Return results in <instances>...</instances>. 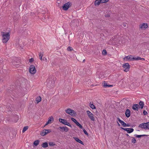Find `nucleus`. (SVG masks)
Instances as JSON below:
<instances>
[{
	"mask_svg": "<svg viewBox=\"0 0 149 149\" xmlns=\"http://www.w3.org/2000/svg\"><path fill=\"white\" fill-rule=\"evenodd\" d=\"M2 42L4 43H6L9 40L10 38V34L9 32L5 33L2 32Z\"/></svg>",
	"mask_w": 149,
	"mask_h": 149,
	"instance_id": "1",
	"label": "nucleus"
},
{
	"mask_svg": "<svg viewBox=\"0 0 149 149\" xmlns=\"http://www.w3.org/2000/svg\"><path fill=\"white\" fill-rule=\"evenodd\" d=\"M47 85L49 87L52 88L54 86V80L52 79H48L46 81Z\"/></svg>",
	"mask_w": 149,
	"mask_h": 149,
	"instance_id": "2",
	"label": "nucleus"
},
{
	"mask_svg": "<svg viewBox=\"0 0 149 149\" xmlns=\"http://www.w3.org/2000/svg\"><path fill=\"white\" fill-rule=\"evenodd\" d=\"M65 111L67 113L69 114L72 116H75L77 115L76 112L74 110L70 108H68Z\"/></svg>",
	"mask_w": 149,
	"mask_h": 149,
	"instance_id": "3",
	"label": "nucleus"
},
{
	"mask_svg": "<svg viewBox=\"0 0 149 149\" xmlns=\"http://www.w3.org/2000/svg\"><path fill=\"white\" fill-rule=\"evenodd\" d=\"M72 5V3L71 2H68L64 4L60 8H62L64 10H67Z\"/></svg>",
	"mask_w": 149,
	"mask_h": 149,
	"instance_id": "4",
	"label": "nucleus"
},
{
	"mask_svg": "<svg viewBox=\"0 0 149 149\" xmlns=\"http://www.w3.org/2000/svg\"><path fill=\"white\" fill-rule=\"evenodd\" d=\"M58 120L59 122L62 123L63 124L67 125L72 128L71 125L66 120L61 118H59Z\"/></svg>",
	"mask_w": 149,
	"mask_h": 149,
	"instance_id": "5",
	"label": "nucleus"
},
{
	"mask_svg": "<svg viewBox=\"0 0 149 149\" xmlns=\"http://www.w3.org/2000/svg\"><path fill=\"white\" fill-rule=\"evenodd\" d=\"M29 71L30 72L31 74H34L36 73V69L35 66L33 65H31L30 66Z\"/></svg>",
	"mask_w": 149,
	"mask_h": 149,
	"instance_id": "6",
	"label": "nucleus"
},
{
	"mask_svg": "<svg viewBox=\"0 0 149 149\" xmlns=\"http://www.w3.org/2000/svg\"><path fill=\"white\" fill-rule=\"evenodd\" d=\"M123 68L125 69L124 70V71L127 72L129 71L130 68V65L128 63H126L123 64Z\"/></svg>",
	"mask_w": 149,
	"mask_h": 149,
	"instance_id": "7",
	"label": "nucleus"
},
{
	"mask_svg": "<svg viewBox=\"0 0 149 149\" xmlns=\"http://www.w3.org/2000/svg\"><path fill=\"white\" fill-rule=\"evenodd\" d=\"M121 129L127 132L128 133L130 134L133 132L134 131V129L132 128H126L121 127Z\"/></svg>",
	"mask_w": 149,
	"mask_h": 149,
	"instance_id": "8",
	"label": "nucleus"
},
{
	"mask_svg": "<svg viewBox=\"0 0 149 149\" xmlns=\"http://www.w3.org/2000/svg\"><path fill=\"white\" fill-rule=\"evenodd\" d=\"M86 113L88 117L91 119V120L93 121H94L95 118L93 117V114L88 110L86 111Z\"/></svg>",
	"mask_w": 149,
	"mask_h": 149,
	"instance_id": "9",
	"label": "nucleus"
},
{
	"mask_svg": "<svg viewBox=\"0 0 149 149\" xmlns=\"http://www.w3.org/2000/svg\"><path fill=\"white\" fill-rule=\"evenodd\" d=\"M58 129L62 132H63L64 131L67 132L69 130L68 128L66 126L64 127H59Z\"/></svg>",
	"mask_w": 149,
	"mask_h": 149,
	"instance_id": "10",
	"label": "nucleus"
},
{
	"mask_svg": "<svg viewBox=\"0 0 149 149\" xmlns=\"http://www.w3.org/2000/svg\"><path fill=\"white\" fill-rule=\"evenodd\" d=\"M20 63V60L19 59L17 58H15L14 60V61L13 62V64L14 65H15L16 67H18L17 66L18 65L19 63Z\"/></svg>",
	"mask_w": 149,
	"mask_h": 149,
	"instance_id": "11",
	"label": "nucleus"
},
{
	"mask_svg": "<svg viewBox=\"0 0 149 149\" xmlns=\"http://www.w3.org/2000/svg\"><path fill=\"white\" fill-rule=\"evenodd\" d=\"M148 25L147 23H143L139 25V28L142 29H145L148 28Z\"/></svg>",
	"mask_w": 149,
	"mask_h": 149,
	"instance_id": "12",
	"label": "nucleus"
},
{
	"mask_svg": "<svg viewBox=\"0 0 149 149\" xmlns=\"http://www.w3.org/2000/svg\"><path fill=\"white\" fill-rule=\"evenodd\" d=\"M125 114V116L127 118H129L131 115V112L130 110L128 109H127L126 110Z\"/></svg>",
	"mask_w": 149,
	"mask_h": 149,
	"instance_id": "13",
	"label": "nucleus"
},
{
	"mask_svg": "<svg viewBox=\"0 0 149 149\" xmlns=\"http://www.w3.org/2000/svg\"><path fill=\"white\" fill-rule=\"evenodd\" d=\"M132 57L133 56L131 55L126 56L124 58V60L127 61L128 60V61H132Z\"/></svg>",
	"mask_w": 149,
	"mask_h": 149,
	"instance_id": "14",
	"label": "nucleus"
},
{
	"mask_svg": "<svg viewBox=\"0 0 149 149\" xmlns=\"http://www.w3.org/2000/svg\"><path fill=\"white\" fill-rule=\"evenodd\" d=\"M139 106L138 104H134L132 107V109L134 110L138 111Z\"/></svg>",
	"mask_w": 149,
	"mask_h": 149,
	"instance_id": "15",
	"label": "nucleus"
},
{
	"mask_svg": "<svg viewBox=\"0 0 149 149\" xmlns=\"http://www.w3.org/2000/svg\"><path fill=\"white\" fill-rule=\"evenodd\" d=\"M74 139L77 142L84 145V143L83 141L79 139L78 138L76 137H74Z\"/></svg>",
	"mask_w": 149,
	"mask_h": 149,
	"instance_id": "16",
	"label": "nucleus"
},
{
	"mask_svg": "<svg viewBox=\"0 0 149 149\" xmlns=\"http://www.w3.org/2000/svg\"><path fill=\"white\" fill-rule=\"evenodd\" d=\"M41 100V97L40 96H39L36 98L35 102V103L38 104L40 102Z\"/></svg>",
	"mask_w": 149,
	"mask_h": 149,
	"instance_id": "17",
	"label": "nucleus"
},
{
	"mask_svg": "<svg viewBox=\"0 0 149 149\" xmlns=\"http://www.w3.org/2000/svg\"><path fill=\"white\" fill-rule=\"evenodd\" d=\"M103 84V86L105 88L113 86L112 85H108L107 82L105 81H104Z\"/></svg>",
	"mask_w": 149,
	"mask_h": 149,
	"instance_id": "18",
	"label": "nucleus"
},
{
	"mask_svg": "<svg viewBox=\"0 0 149 149\" xmlns=\"http://www.w3.org/2000/svg\"><path fill=\"white\" fill-rule=\"evenodd\" d=\"M101 0H96L95 1L94 4L95 6H98L100 3H101Z\"/></svg>",
	"mask_w": 149,
	"mask_h": 149,
	"instance_id": "19",
	"label": "nucleus"
},
{
	"mask_svg": "<svg viewBox=\"0 0 149 149\" xmlns=\"http://www.w3.org/2000/svg\"><path fill=\"white\" fill-rule=\"evenodd\" d=\"M146 123H141L139 125V127H141L142 128H144L145 129H146Z\"/></svg>",
	"mask_w": 149,
	"mask_h": 149,
	"instance_id": "20",
	"label": "nucleus"
},
{
	"mask_svg": "<svg viewBox=\"0 0 149 149\" xmlns=\"http://www.w3.org/2000/svg\"><path fill=\"white\" fill-rule=\"evenodd\" d=\"M139 105L140 107H139V108H140L141 109H143L144 106V102L141 101H140L139 103Z\"/></svg>",
	"mask_w": 149,
	"mask_h": 149,
	"instance_id": "21",
	"label": "nucleus"
},
{
	"mask_svg": "<svg viewBox=\"0 0 149 149\" xmlns=\"http://www.w3.org/2000/svg\"><path fill=\"white\" fill-rule=\"evenodd\" d=\"M42 147L44 148H46L48 146V144L47 142H45L42 144Z\"/></svg>",
	"mask_w": 149,
	"mask_h": 149,
	"instance_id": "22",
	"label": "nucleus"
},
{
	"mask_svg": "<svg viewBox=\"0 0 149 149\" xmlns=\"http://www.w3.org/2000/svg\"><path fill=\"white\" fill-rule=\"evenodd\" d=\"M39 142L40 141L38 140H36L33 143V145L35 146H37L39 144Z\"/></svg>",
	"mask_w": 149,
	"mask_h": 149,
	"instance_id": "23",
	"label": "nucleus"
},
{
	"mask_svg": "<svg viewBox=\"0 0 149 149\" xmlns=\"http://www.w3.org/2000/svg\"><path fill=\"white\" fill-rule=\"evenodd\" d=\"M28 126H26L24 127L23 129L22 132L23 133L25 132L28 129Z\"/></svg>",
	"mask_w": 149,
	"mask_h": 149,
	"instance_id": "24",
	"label": "nucleus"
},
{
	"mask_svg": "<svg viewBox=\"0 0 149 149\" xmlns=\"http://www.w3.org/2000/svg\"><path fill=\"white\" fill-rule=\"evenodd\" d=\"M89 106L92 109H95L96 108L95 106L93 104H91V102Z\"/></svg>",
	"mask_w": 149,
	"mask_h": 149,
	"instance_id": "25",
	"label": "nucleus"
},
{
	"mask_svg": "<svg viewBox=\"0 0 149 149\" xmlns=\"http://www.w3.org/2000/svg\"><path fill=\"white\" fill-rule=\"evenodd\" d=\"M44 131H45V133H46V135L52 132V130H47L45 129Z\"/></svg>",
	"mask_w": 149,
	"mask_h": 149,
	"instance_id": "26",
	"label": "nucleus"
},
{
	"mask_svg": "<svg viewBox=\"0 0 149 149\" xmlns=\"http://www.w3.org/2000/svg\"><path fill=\"white\" fill-rule=\"evenodd\" d=\"M132 61L139 60L140 59V57H133L132 58Z\"/></svg>",
	"mask_w": 149,
	"mask_h": 149,
	"instance_id": "27",
	"label": "nucleus"
},
{
	"mask_svg": "<svg viewBox=\"0 0 149 149\" xmlns=\"http://www.w3.org/2000/svg\"><path fill=\"white\" fill-rule=\"evenodd\" d=\"M132 143L134 144L136 142V141L134 137H132Z\"/></svg>",
	"mask_w": 149,
	"mask_h": 149,
	"instance_id": "28",
	"label": "nucleus"
},
{
	"mask_svg": "<svg viewBox=\"0 0 149 149\" xmlns=\"http://www.w3.org/2000/svg\"><path fill=\"white\" fill-rule=\"evenodd\" d=\"M71 119L76 124L78 123L77 120L73 118H71Z\"/></svg>",
	"mask_w": 149,
	"mask_h": 149,
	"instance_id": "29",
	"label": "nucleus"
},
{
	"mask_svg": "<svg viewBox=\"0 0 149 149\" xmlns=\"http://www.w3.org/2000/svg\"><path fill=\"white\" fill-rule=\"evenodd\" d=\"M54 118L52 116L50 117L49 118V119L48 120V121L50 123H51V122L52 120H54Z\"/></svg>",
	"mask_w": 149,
	"mask_h": 149,
	"instance_id": "30",
	"label": "nucleus"
},
{
	"mask_svg": "<svg viewBox=\"0 0 149 149\" xmlns=\"http://www.w3.org/2000/svg\"><path fill=\"white\" fill-rule=\"evenodd\" d=\"M49 146H54L56 145V144L55 143L53 142H50L49 143Z\"/></svg>",
	"mask_w": 149,
	"mask_h": 149,
	"instance_id": "31",
	"label": "nucleus"
},
{
	"mask_svg": "<svg viewBox=\"0 0 149 149\" xmlns=\"http://www.w3.org/2000/svg\"><path fill=\"white\" fill-rule=\"evenodd\" d=\"M76 125L78 126L80 128L83 129L84 128L81 125L79 122H78Z\"/></svg>",
	"mask_w": 149,
	"mask_h": 149,
	"instance_id": "32",
	"label": "nucleus"
},
{
	"mask_svg": "<svg viewBox=\"0 0 149 149\" xmlns=\"http://www.w3.org/2000/svg\"><path fill=\"white\" fill-rule=\"evenodd\" d=\"M40 134L41 136H44L46 135V133H45V131H44V130L40 133Z\"/></svg>",
	"mask_w": 149,
	"mask_h": 149,
	"instance_id": "33",
	"label": "nucleus"
},
{
	"mask_svg": "<svg viewBox=\"0 0 149 149\" xmlns=\"http://www.w3.org/2000/svg\"><path fill=\"white\" fill-rule=\"evenodd\" d=\"M67 50L68 51H71L73 50V49L72 47L69 46L68 47Z\"/></svg>",
	"mask_w": 149,
	"mask_h": 149,
	"instance_id": "34",
	"label": "nucleus"
},
{
	"mask_svg": "<svg viewBox=\"0 0 149 149\" xmlns=\"http://www.w3.org/2000/svg\"><path fill=\"white\" fill-rule=\"evenodd\" d=\"M120 123L122 124L123 127H125L126 124L124 121L122 120Z\"/></svg>",
	"mask_w": 149,
	"mask_h": 149,
	"instance_id": "35",
	"label": "nucleus"
},
{
	"mask_svg": "<svg viewBox=\"0 0 149 149\" xmlns=\"http://www.w3.org/2000/svg\"><path fill=\"white\" fill-rule=\"evenodd\" d=\"M83 132H84V134L88 136V134L87 132L86 131V130L84 128H83Z\"/></svg>",
	"mask_w": 149,
	"mask_h": 149,
	"instance_id": "36",
	"label": "nucleus"
},
{
	"mask_svg": "<svg viewBox=\"0 0 149 149\" xmlns=\"http://www.w3.org/2000/svg\"><path fill=\"white\" fill-rule=\"evenodd\" d=\"M43 55V54H42L41 53H39V56L40 58V59L41 60H42V57Z\"/></svg>",
	"mask_w": 149,
	"mask_h": 149,
	"instance_id": "37",
	"label": "nucleus"
},
{
	"mask_svg": "<svg viewBox=\"0 0 149 149\" xmlns=\"http://www.w3.org/2000/svg\"><path fill=\"white\" fill-rule=\"evenodd\" d=\"M146 129H149V122L146 123Z\"/></svg>",
	"mask_w": 149,
	"mask_h": 149,
	"instance_id": "38",
	"label": "nucleus"
},
{
	"mask_svg": "<svg viewBox=\"0 0 149 149\" xmlns=\"http://www.w3.org/2000/svg\"><path fill=\"white\" fill-rule=\"evenodd\" d=\"M102 54L103 55H106L107 54V52L105 50L103 49L102 51Z\"/></svg>",
	"mask_w": 149,
	"mask_h": 149,
	"instance_id": "39",
	"label": "nucleus"
},
{
	"mask_svg": "<svg viewBox=\"0 0 149 149\" xmlns=\"http://www.w3.org/2000/svg\"><path fill=\"white\" fill-rule=\"evenodd\" d=\"M14 117H15V118H16V120H15V121H15V122H17V120H19V119H18V118H19L18 117V116L17 115H15V116Z\"/></svg>",
	"mask_w": 149,
	"mask_h": 149,
	"instance_id": "40",
	"label": "nucleus"
},
{
	"mask_svg": "<svg viewBox=\"0 0 149 149\" xmlns=\"http://www.w3.org/2000/svg\"><path fill=\"white\" fill-rule=\"evenodd\" d=\"M102 3H103L107 2L109 0H101Z\"/></svg>",
	"mask_w": 149,
	"mask_h": 149,
	"instance_id": "41",
	"label": "nucleus"
},
{
	"mask_svg": "<svg viewBox=\"0 0 149 149\" xmlns=\"http://www.w3.org/2000/svg\"><path fill=\"white\" fill-rule=\"evenodd\" d=\"M134 136H136V137L138 138H140L141 137V135H137L136 134H134Z\"/></svg>",
	"mask_w": 149,
	"mask_h": 149,
	"instance_id": "42",
	"label": "nucleus"
},
{
	"mask_svg": "<svg viewBox=\"0 0 149 149\" xmlns=\"http://www.w3.org/2000/svg\"><path fill=\"white\" fill-rule=\"evenodd\" d=\"M143 115H146L148 114L147 112L145 110L143 111Z\"/></svg>",
	"mask_w": 149,
	"mask_h": 149,
	"instance_id": "43",
	"label": "nucleus"
},
{
	"mask_svg": "<svg viewBox=\"0 0 149 149\" xmlns=\"http://www.w3.org/2000/svg\"><path fill=\"white\" fill-rule=\"evenodd\" d=\"M104 15H105V17H110V15L109 14H106Z\"/></svg>",
	"mask_w": 149,
	"mask_h": 149,
	"instance_id": "44",
	"label": "nucleus"
},
{
	"mask_svg": "<svg viewBox=\"0 0 149 149\" xmlns=\"http://www.w3.org/2000/svg\"><path fill=\"white\" fill-rule=\"evenodd\" d=\"M34 61V59L33 58H31V59H29V61L31 63L33 62Z\"/></svg>",
	"mask_w": 149,
	"mask_h": 149,
	"instance_id": "45",
	"label": "nucleus"
},
{
	"mask_svg": "<svg viewBox=\"0 0 149 149\" xmlns=\"http://www.w3.org/2000/svg\"><path fill=\"white\" fill-rule=\"evenodd\" d=\"M117 120L119 122V123H120L121 121H122L119 118H117Z\"/></svg>",
	"mask_w": 149,
	"mask_h": 149,
	"instance_id": "46",
	"label": "nucleus"
},
{
	"mask_svg": "<svg viewBox=\"0 0 149 149\" xmlns=\"http://www.w3.org/2000/svg\"><path fill=\"white\" fill-rule=\"evenodd\" d=\"M139 60H140L142 61H144L145 60V59L144 58H141V57H140V59Z\"/></svg>",
	"mask_w": 149,
	"mask_h": 149,
	"instance_id": "47",
	"label": "nucleus"
},
{
	"mask_svg": "<svg viewBox=\"0 0 149 149\" xmlns=\"http://www.w3.org/2000/svg\"><path fill=\"white\" fill-rule=\"evenodd\" d=\"M141 137H143V136H148V135H145V134H143V135H141Z\"/></svg>",
	"mask_w": 149,
	"mask_h": 149,
	"instance_id": "48",
	"label": "nucleus"
},
{
	"mask_svg": "<svg viewBox=\"0 0 149 149\" xmlns=\"http://www.w3.org/2000/svg\"><path fill=\"white\" fill-rule=\"evenodd\" d=\"M50 123L49 122H48V121H47L46 122V123L45 124V126L49 124Z\"/></svg>",
	"mask_w": 149,
	"mask_h": 149,
	"instance_id": "49",
	"label": "nucleus"
},
{
	"mask_svg": "<svg viewBox=\"0 0 149 149\" xmlns=\"http://www.w3.org/2000/svg\"><path fill=\"white\" fill-rule=\"evenodd\" d=\"M126 24H127L125 23H124L123 24V26H124V27L126 26Z\"/></svg>",
	"mask_w": 149,
	"mask_h": 149,
	"instance_id": "50",
	"label": "nucleus"
},
{
	"mask_svg": "<svg viewBox=\"0 0 149 149\" xmlns=\"http://www.w3.org/2000/svg\"><path fill=\"white\" fill-rule=\"evenodd\" d=\"M130 124H126V126H125V127H130Z\"/></svg>",
	"mask_w": 149,
	"mask_h": 149,
	"instance_id": "51",
	"label": "nucleus"
},
{
	"mask_svg": "<svg viewBox=\"0 0 149 149\" xmlns=\"http://www.w3.org/2000/svg\"><path fill=\"white\" fill-rule=\"evenodd\" d=\"M126 135L127 136H129V137H130V136H129V134H126Z\"/></svg>",
	"mask_w": 149,
	"mask_h": 149,
	"instance_id": "52",
	"label": "nucleus"
},
{
	"mask_svg": "<svg viewBox=\"0 0 149 149\" xmlns=\"http://www.w3.org/2000/svg\"><path fill=\"white\" fill-rule=\"evenodd\" d=\"M75 22H76V23H77V22H78V20H76V21H75Z\"/></svg>",
	"mask_w": 149,
	"mask_h": 149,
	"instance_id": "53",
	"label": "nucleus"
},
{
	"mask_svg": "<svg viewBox=\"0 0 149 149\" xmlns=\"http://www.w3.org/2000/svg\"><path fill=\"white\" fill-rule=\"evenodd\" d=\"M118 126H120V124L118 123Z\"/></svg>",
	"mask_w": 149,
	"mask_h": 149,
	"instance_id": "54",
	"label": "nucleus"
},
{
	"mask_svg": "<svg viewBox=\"0 0 149 149\" xmlns=\"http://www.w3.org/2000/svg\"><path fill=\"white\" fill-rule=\"evenodd\" d=\"M85 61V59H84V60H83V62H84Z\"/></svg>",
	"mask_w": 149,
	"mask_h": 149,
	"instance_id": "55",
	"label": "nucleus"
},
{
	"mask_svg": "<svg viewBox=\"0 0 149 149\" xmlns=\"http://www.w3.org/2000/svg\"><path fill=\"white\" fill-rule=\"evenodd\" d=\"M44 58H43V60H44Z\"/></svg>",
	"mask_w": 149,
	"mask_h": 149,
	"instance_id": "56",
	"label": "nucleus"
},
{
	"mask_svg": "<svg viewBox=\"0 0 149 149\" xmlns=\"http://www.w3.org/2000/svg\"><path fill=\"white\" fill-rule=\"evenodd\" d=\"M13 19H15V18L14 17H13Z\"/></svg>",
	"mask_w": 149,
	"mask_h": 149,
	"instance_id": "57",
	"label": "nucleus"
}]
</instances>
